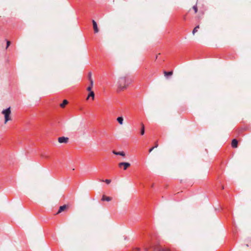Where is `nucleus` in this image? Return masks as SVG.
<instances>
[{
  "label": "nucleus",
  "instance_id": "4be33fe9",
  "mask_svg": "<svg viewBox=\"0 0 251 251\" xmlns=\"http://www.w3.org/2000/svg\"><path fill=\"white\" fill-rule=\"evenodd\" d=\"M124 162H121V163H119V164H118V166L120 168L122 167V166H123V165H124Z\"/></svg>",
  "mask_w": 251,
  "mask_h": 251
},
{
  "label": "nucleus",
  "instance_id": "f8f14e48",
  "mask_svg": "<svg viewBox=\"0 0 251 251\" xmlns=\"http://www.w3.org/2000/svg\"><path fill=\"white\" fill-rule=\"evenodd\" d=\"M94 97H95V94H94V92L92 91H90V93L87 98V99L88 100L89 98V97H92V99L94 100Z\"/></svg>",
  "mask_w": 251,
  "mask_h": 251
},
{
  "label": "nucleus",
  "instance_id": "393cba45",
  "mask_svg": "<svg viewBox=\"0 0 251 251\" xmlns=\"http://www.w3.org/2000/svg\"><path fill=\"white\" fill-rule=\"evenodd\" d=\"M133 251H140V249H138V248H137L135 250H134Z\"/></svg>",
  "mask_w": 251,
  "mask_h": 251
},
{
  "label": "nucleus",
  "instance_id": "7ed1b4c3",
  "mask_svg": "<svg viewBox=\"0 0 251 251\" xmlns=\"http://www.w3.org/2000/svg\"><path fill=\"white\" fill-rule=\"evenodd\" d=\"M153 250L156 251H170V250L167 248H162L159 246H156L152 247Z\"/></svg>",
  "mask_w": 251,
  "mask_h": 251
},
{
  "label": "nucleus",
  "instance_id": "f3484780",
  "mask_svg": "<svg viewBox=\"0 0 251 251\" xmlns=\"http://www.w3.org/2000/svg\"><path fill=\"white\" fill-rule=\"evenodd\" d=\"M173 71H170L169 72H167L165 71L164 72L165 75H173Z\"/></svg>",
  "mask_w": 251,
  "mask_h": 251
},
{
  "label": "nucleus",
  "instance_id": "412c9836",
  "mask_svg": "<svg viewBox=\"0 0 251 251\" xmlns=\"http://www.w3.org/2000/svg\"><path fill=\"white\" fill-rule=\"evenodd\" d=\"M107 184H109L111 182L110 179H105L104 181Z\"/></svg>",
  "mask_w": 251,
  "mask_h": 251
},
{
  "label": "nucleus",
  "instance_id": "f03ea898",
  "mask_svg": "<svg viewBox=\"0 0 251 251\" xmlns=\"http://www.w3.org/2000/svg\"><path fill=\"white\" fill-rule=\"evenodd\" d=\"M11 113L10 107L2 111L1 113L4 116V124H6L8 121L11 120V117L10 116Z\"/></svg>",
  "mask_w": 251,
  "mask_h": 251
},
{
  "label": "nucleus",
  "instance_id": "f257e3e1",
  "mask_svg": "<svg viewBox=\"0 0 251 251\" xmlns=\"http://www.w3.org/2000/svg\"><path fill=\"white\" fill-rule=\"evenodd\" d=\"M130 83L129 79H126L125 77H121L118 80V87L117 89L118 92H121L124 91L128 86Z\"/></svg>",
  "mask_w": 251,
  "mask_h": 251
},
{
  "label": "nucleus",
  "instance_id": "423d86ee",
  "mask_svg": "<svg viewBox=\"0 0 251 251\" xmlns=\"http://www.w3.org/2000/svg\"><path fill=\"white\" fill-rule=\"evenodd\" d=\"M92 23H93V28L94 29L95 32V33L98 32L99 29H98V27L97 26V23L94 20H93Z\"/></svg>",
  "mask_w": 251,
  "mask_h": 251
},
{
  "label": "nucleus",
  "instance_id": "a878e982",
  "mask_svg": "<svg viewBox=\"0 0 251 251\" xmlns=\"http://www.w3.org/2000/svg\"><path fill=\"white\" fill-rule=\"evenodd\" d=\"M145 250L146 251H148V249L147 248H145Z\"/></svg>",
  "mask_w": 251,
  "mask_h": 251
},
{
  "label": "nucleus",
  "instance_id": "a211bd4d",
  "mask_svg": "<svg viewBox=\"0 0 251 251\" xmlns=\"http://www.w3.org/2000/svg\"><path fill=\"white\" fill-rule=\"evenodd\" d=\"M157 147H158V144H157V143H156L154 147H152V148H151V149H150L149 150V152H151L154 148H156Z\"/></svg>",
  "mask_w": 251,
  "mask_h": 251
},
{
  "label": "nucleus",
  "instance_id": "1a4fd4ad",
  "mask_svg": "<svg viewBox=\"0 0 251 251\" xmlns=\"http://www.w3.org/2000/svg\"><path fill=\"white\" fill-rule=\"evenodd\" d=\"M112 198L111 197H108V196H106L105 195H103L102 197V199H101V201H110L112 200Z\"/></svg>",
  "mask_w": 251,
  "mask_h": 251
},
{
  "label": "nucleus",
  "instance_id": "9d476101",
  "mask_svg": "<svg viewBox=\"0 0 251 251\" xmlns=\"http://www.w3.org/2000/svg\"><path fill=\"white\" fill-rule=\"evenodd\" d=\"M117 121L121 125L123 124L124 119L122 117H119L117 118Z\"/></svg>",
  "mask_w": 251,
  "mask_h": 251
},
{
  "label": "nucleus",
  "instance_id": "9b49d317",
  "mask_svg": "<svg viewBox=\"0 0 251 251\" xmlns=\"http://www.w3.org/2000/svg\"><path fill=\"white\" fill-rule=\"evenodd\" d=\"M68 103V101L66 100H64L63 102L60 104V106L62 108H64L65 106Z\"/></svg>",
  "mask_w": 251,
  "mask_h": 251
},
{
  "label": "nucleus",
  "instance_id": "6e6552de",
  "mask_svg": "<svg viewBox=\"0 0 251 251\" xmlns=\"http://www.w3.org/2000/svg\"><path fill=\"white\" fill-rule=\"evenodd\" d=\"M231 146L233 148H237V147H238V141L236 139H234L232 140V142H231Z\"/></svg>",
  "mask_w": 251,
  "mask_h": 251
},
{
  "label": "nucleus",
  "instance_id": "39448f33",
  "mask_svg": "<svg viewBox=\"0 0 251 251\" xmlns=\"http://www.w3.org/2000/svg\"><path fill=\"white\" fill-rule=\"evenodd\" d=\"M68 208V206L67 205H63L62 206H60L58 211L57 213V214L60 213L61 212L65 211Z\"/></svg>",
  "mask_w": 251,
  "mask_h": 251
},
{
  "label": "nucleus",
  "instance_id": "2eb2a0df",
  "mask_svg": "<svg viewBox=\"0 0 251 251\" xmlns=\"http://www.w3.org/2000/svg\"><path fill=\"white\" fill-rule=\"evenodd\" d=\"M141 135H144V133H145V126H144V125H143V124H141Z\"/></svg>",
  "mask_w": 251,
  "mask_h": 251
},
{
  "label": "nucleus",
  "instance_id": "bb28decb",
  "mask_svg": "<svg viewBox=\"0 0 251 251\" xmlns=\"http://www.w3.org/2000/svg\"><path fill=\"white\" fill-rule=\"evenodd\" d=\"M201 16H202V15H203L204 13H203V12H201Z\"/></svg>",
  "mask_w": 251,
  "mask_h": 251
},
{
  "label": "nucleus",
  "instance_id": "dca6fc26",
  "mask_svg": "<svg viewBox=\"0 0 251 251\" xmlns=\"http://www.w3.org/2000/svg\"><path fill=\"white\" fill-rule=\"evenodd\" d=\"M200 28V26L199 25H197L193 29V32H192V33L193 35L195 34V33L196 32H197L198 31V29Z\"/></svg>",
  "mask_w": 251,
  "mask_h": 251
},
{
  "label": "nucleus",
  "instance_id": "b1692460",
  "mask_svg": "<svg viewBox=\"0 0 251 251\" xmlns=\"http://www.w3.org/2000/svg\"><path fill=\"white\" fill-rule=\"evenodd\" d=\"M42 157H44L45 158H48V156H45V155H42Z\"/></svg>",
  "mask_w": 251,
  "mask_h": 251
},
{
  "label": "nucleus",
  "instance_id": "5701e85b",
  "mask_svg": "<svg viewBox=\"0 0 251 251\" xmlns=\"http://www.w3.org/2000/svg\"><path fill=\"white\" fill-rule=\"evenodd\" d=\"M10 41H7V47H6V48L8 47V46L10 45Z\"/></svg>",
  "mask_w": 251,
  "mask_h": 251
},
{
  "label": "nucleus",
  "instance_id": "6ab92c4d",
  "mask_svg": "<svg viewBox=\"0 0 251 251\" xmlns=\"http://www.w3.org/2000/svg\"><path fill=\"white\" fill-rule=\"evenodd\" d=\"M93 86V84L92 85H91V83L90 82V86L87 88V90L88 91H91Z\"/></svg>",
  "mask_w": 251,
  "mask_h": 251
},
{
  "label": "nucleus",
  "instance_id": "ddd939ff",
  "mask_svg": "<svg viewBox=\"0 0 251 251\" xmlns=\"http://www.w3.org/2000/svg\"><path fill=\"white\" fill-rule=\"evenodd\" d=\"M88 79L90 83H91V85L93 84V80L92 78V73L89 72L88 74Z\"/></svg>",
  "mask_w": 251,
  "mask_h": 251
},
{
  "label": "nucleus",
  "instance_id": "20e7f679",
  "mask_svg": "<svg viewBox=\"0 0 251 251\" xmlns=\"http://www.w3.org/2000/svg\"><path fill=\"white\" fill-rule=\"evenodd\" d=\"M69 138L65 137H60L58 139V141L60 143H67L68 142Z\"/></svg>",
  "mask_w": 251,
  "mask_h": 251
},
{
  "label": "nucleus",
  "instance_id": "c85d7f7f",
  "mask_svg": "<svg viewBox=\"0 0 251 251\" xmlns=\"http://www.w3.org/2000/svg\"><path fill=\"white\" fill-rule=\"evenodd\" d=\"M222 189H224V186H223L222 187Z\"/></svg>",
  "mask_w": 251,
  "mask_h": 251
},
{
  "label": "nucleus",
  "instance_id": "4468645a",
  "mask_svg": "<svg viewBox=\"0 0 251 251\" xmlns=\"http://www.w3.org/2000/svg\"><path fill=\"white\" fill-rule=\"evenodd\" d=\"M130 166V164L127 162H124V170H126L127 169L128 167H129Z\"/></svg>",
  "mask_w": 251,
  "mask_h": 251
},
{
  "label": "nucleus",
  "instance_id": "aec40b11",
  "mask_svg": "<svg viewBox=\"0 0 251 251\" xmlns=\"http://www.w3.org/2000/svg\"><path fill=\"white\" fill-rule=\"evenodd\" d=\"M193 9H194L195 13H196L198 12V8L196 5L193 6Z\"/></svg>",
  "mask_w": 251,
  "mask_h": 251
},
{
  "label": "nucleus",
  "instance_id": "cd10ccee",
  "mask_svg": "<svg viewBox=\"0 0 251 251\" xmlns=\"http://www.w3.org/2000/svg\"><path fill=\"white\" fill-rule=\"evenodd\" d=\"M200 17H201V16L199 15H198V18H199V19H200Z\"/></svg>",
  "mask_w": 251,
  "mask_h": 251
},
{
  "label": "nucleus",
  "instance_id": "0eeeda50",
  "mask_svg": "<svg viewBox=\"0 0 251 251\" xmlns=\"http://www.w3.org/2000/svg\"><path fill=\"white\" fill-rule=\"evenodd\" d=\"M112 153L115 155H121L122 156H125V155H126V154H125V152H124V151H116L114 150L112 151Z\"/></svg>",
  "mask_w": 251,
  "mask_h": 251
}]
</instances>
